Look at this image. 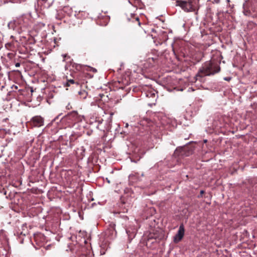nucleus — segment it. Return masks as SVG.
I'll list each match as a JSON object with an SVG mask.
<instances>
[{"label":"nucleus","mask_w":257,"mask_h":257,"mask_svg":"<svg viewBox=\"0 0 257 257\" xmlns=\"http://www.w3.org/2000/svg\"><path fill=\"white\" fill-rule=\"evenodd\" d=\"M131 19H132V21L133 22H137L138 24V25L140 26L141 23L139 21V18L138 17H135V16H133V15H131Z\"/></svg>","instance_id":"0eeeda50"},{"label":"nucleus","mask_w":257,"mask_h":257,"mask_svg":"<svg viewBox=\"0 0 257 257\" xmlns=\"http://www.w3.org/2000/svg\"><path fill=\"white\" fill-rule=\"evenodd\" d=\"M214 2H215L216 3H219V1H220L219 0H214Z\"/></svg>","instance_id":"f3484780"},{"label":"nucleus","mask_w":257,"mask_h":257,"mask_svg":"<svg viewBox=\"0 0 257 257\" xmlns=\"http://www.w3.org/2000/svg\"><path fill=\"white\" fill-rule=\"evenodd\" d=\"M160 237V235L158 233L151 232L149 235L150 239H152V238L157 239V238H159Z\"/></svg>","instance_id":"423d86ee"},{"label":"nucleus","mask_w":257,"mask_h":257,"mask_svg":"<svg viewBox=\"0 0 257 257\" xmlns=\"http://www.w3.org/2000/svg\"><path fill=\"white\" fill-rule=\"evenodd\" d=\"M204 193V191L203 190H201V191H200V193H201V194H203Z\"/></svg>","instance_id":"a211bd4d"},{"label":"nucleus","mask_w":257,"mask_h":257,"mask_svg":"<svg viewBox=\"0 0 257 257\" xmlns=\"http://www.w3.org/2000/svg\"><path fill=\"white\" fill-rule=\"evenodd\" d=\"M195 2L196 3V2H199V0H195Z\"/></svg>","instance_id":"aec40b11"},{"label":"nucleus","mask_w":257,"mask_h":257,"mask_svg":"<svg viewBox=\"0 0 257 257\" xmlns=\"http://www.w3.org/2000/svg\"><path fill=\"white\" fill-rule=\"evenodd\" d=\"M15 66L16 67H19L20 66V63H16L15 64Z\"/></svg>","instance_id":"4468645a"},{"label":"nucleus","mask_w":257,"mask_h":257,"mask_svg":"<svg viewBox=\"0 0 257 257\" xmlns=\"http://www.w3.org/2000/svg\"><path fill=\"white\" fill-rule=\"evenodd\" d=\"M61 3H64L66 5H67L68 3L69 2V0H61Z\"/></svg>","instance_id":"ddd939ff"},{"label":"nucleus","mask_w":257,"mask_h":257,"mask_svg":"<svg viewBox=\"0 0 257 257\" xmlns=\"http://www.w3.org/2000/svg\"><path fill=\"white\" fill-rule=\"evenodd\" d=\"M16 25L19 26L23 30H25L30 25L31 20L29 16L23 15L15 20Z\"/></svg>","instance_id":"7ed1b4c3"},{"label":"nucleus","mask_w":257,"mask_h":257,"mask_svg":"<svg viewBox=\"0 0 257 257\" xmlns=\"http://www.w3.org/2000/svg\"><path fill=\"white\" fill-rule=\"evenodd\" d=\"M105 180H106V181H107V182L108 183H110V180H109L107 178H106L105 179Z\"/></svg>","instance_id":"dca6fc26"},{"label":"nucleus","mask_w":257,"mask_h":257,"mask_svg":"<svg viewBox=\"0 0 257 257\" xmlns=\"http://www.w3.org/2000/svg\"><path fill=\"white\" fill-rule=\"evenodd\" d=\"M220 70V67L217 63L211 61H206L199 68L195 77L196 80H200V78L205 76L213 75Z\"/></svg>","instance_id":"f257e3e1"},{"label":"nucleus","mask_w":257,"mask_h":257,"mask_svg":"<svg viewBox=\"0 0 257 257\" xmlns=\"http://www.w3.org/2000/svg\"><path fill=\"white\" fill-rule=\"evenodd\" d=\"M4 194H6V191H5Z\"/></svg>","instance_id":"412c9836"},{"label":"nucleus","mask_w":257,"mask_h":257,"mask_svg":"<svg viewBox=\"0 0 257 257\" xmlns=\"http://www.w3.org/2000/svg\"><path fill=\"white\" fill-rule=\"evenodd\" d=\"M31 123L36 127H40L44 124V118L41 116L37 115L32 118Z\"/></svg>","instance_id":"20e7f679"},{"label":"nucleus","mask_w":257,"mask_h":257,"mask_svg":"<svg viewBox=\"0 0 257 257\" xmlns=\"http://www.w3.org/2000/svg\"><path fill=\"white\" fill-rule=\"evenodd\" d=\"M79 257H93L90 251L87 252L86 253H82Z\"/></svg>","instance_id":"6e6552de"},{"label":"nucleus","mask_w":257,"mask_h":257,"mask_svg":"<svg viewBox=\"0 0 257 257\" xmlns=\"http://www.w3.org/2000/svg\"><path fill=\"white\" fill-rule=\"evenodd\" d=\"M231 79V78L230 77L224 78V80L227 81H229Z\"/></svg>","instance_id":"f8f14e48"},{"label":"nucleus","mask_w":257,"mask_h":257,"mask_svg":"<svg viewBox=\"0 0 257 257\" xmlns=\"http://www.w3.org/2000/svg\"><path fill=\"white\" fill-rule=\"evenodd\" d=\"M78 113L76 112H73L70 114V116H73V117H76L77 116Z\"/></svg>","instance_id":"9b49d317"},{"label":"nucleus","mask_w":257,"mask_h":257,"mask_svg":"<svg viewBox=\"0 0 257 257\" xmlns=\"http://www.w3.org/2000/svg\"><path fill=\"white\" fill-rule=\"evenodd\" d=\"M184 227L183 224H182L179 226L177 233L174 237V242L178 243L182 239L184 235Z\"/></svg>","instance_id":"39448f33"},{"label":"nucleus","mask_w":257,"mask_h":257,"mask_svg":"<svg viewBox=\"0 0 257 257\" xmlns=\"http://www.w3.org/2000/svg\"><path fill=\"white\" fill-rule=\"evenodd\" d=\"M127 20H128V21H131V19H130V18H127Z\"/></svg>","instance_id":"6ab92c4d"},{"label":"nucleus","mask_w":257,"mask_h":257,"mask_svg":"<svg viewBox=\"0 0 257 257\" xmlns=\"http://www.w3.org/2000/svg\"><path fill=\"white\" fill-rule=\"evenodd\" d=\"M177 3L178 6L187 12H194L197 8L198 9L195 0H188V2L180 0L178 1Z\"/></svg>","instance_id":"f03ea898"},{"label":"nucleus","mask_w":257,"mask_h":257,"mask_svg":"<svg viewBox=\"0 0 257 257\" xmlns=\"http://www.w3.org/2000/svg\"><path fill=\"white\" fill-rule=\"evenodd\" d=\"M157 60V58H148V61L150 63V64H152V63H154L155 62L156 60Z\"/></svg>","instance_id":"1a4fd4ad"},{"label":"nucleus","mask_w":257,"mask_h":257,"mask_svg":"<svg viewBox=\"0 0 257 257\" xmlns=\"http://www.w3.org/2000/svg\"><path fill=\"white\" fill-rule=\"evenodd\" d=\"M91 69H92V71L93 72H97V70H96V69L95 68H92Z\"/></svg>","instance_id":"2eb2a0df"},{"label":"nucleus","mask_w":257,"mask_h":257,"mask_svg":"<svg viewBox=\"0 0 257 257\" xmlns=\"http://www.w3.org/2000/svg\"><path fill=\"white\" fill-rule=\"evenodd\" d=\"M68 83H70L71 84H74V83H75V82L74 81V80L73 79H69V80H68ZM76 83L77 84V85L79 84V82H76Z\"/></svg>","instance_id":"9d476101"}]
</instances>
